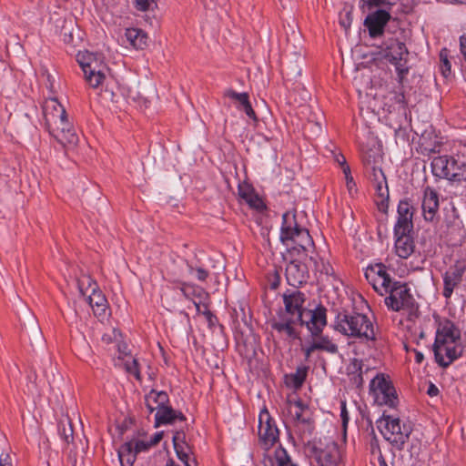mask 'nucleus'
Returning <instances> with one entry per match:
<instances>
[{"label":"nucleus","mask_w":466,"mask_h":466,"mask_svg":"<svg viewBox=\"0 0 466 466\" xmlns=\"http://www.w3.org/2000/svg\"><path fill=\"white\" fill-rule=\"evenodd\" d=\"M461 339L460 330L451 321H445L437 330L433 346L454 344Z\"/></svg>","instance_id":"obj_19"},{"label":"nucleus","mask_w":466,"mask_h":466,"mask_svg":"<svg viewBox=\"0 0 466 466\" xmlns=\"http://www.w3.org/2000/svg\"><path fill=\"white\" fill-rule=\"evenodd\" d=\"M411 216H398L394 226V234H404L413 232V221Z\"/></svg>","instance_id":"obj_29"},{"label":"nucleus","mask_w":466,"mask_h":466,"mask_svg":"<svg viewBox=\"0 0 466 466\" xmlns=\"http://www.w3.org/2000/svg\"><path fill=\"white\" fill-rule=\"evenodd\" d=\"M173 444L176 453L181 461H186L189 457V447L182 441V434L177 432L173 437Z\"/></svg>","instance_id":"obj_27"},{"label":"nucleus","mask_w":466,"mask_h":466,"mask_svg":"<svg viewBox=\"0 0 466 466\" xmlns=\"http://www.w3.org/2000/svg\"><path fill=\"white\" fill-rule=\"evenodd\" d=\"M295 405H296V407L299 408V410H297L294 414L295 420L299 424L307 425L309 427L310 426L309 418H306L303 415V410H304L303 403L300 400H299V401L295 402Z\"/></svg>","instance_id":"obj_41"},{"label":"nucleus","mask_w":466,"mask_h":466,"mask_svg":"<svg viewBox=\"0 0 466 466\" xmlns=\"http://www.w3.org/2000/svg\"><path fill=\"white\" fill-rule=\"evenodd\" d=\"M246 202L249 205V207L257 210H261L265 207L262 199L255 193L249 196L248 199L246 200Z\"/></svg>","instance_id":"obj_47"},{"label":"nucleus","mask_w":466,"mask_h":466,"mask_svg":"<svg viewBox=\"0 0 466 466\" xmlns=\"http://www.w3.org/2000/svg\"><path fill=\"white\" fill-rule=\"evenodd\" d=\"M118 458L121 466H133L137 454L133 451V442H125L118 450Z\"/></svg>","instance_id":"obj_25"},{"label":"nucleus","mask_w":466,"mask_h":466,"mask_svg":"<svg viewBox=\"0 0 466 466\" xmlns=\"http://www.w3.org/2000/svg\"><path fill=\"white\" fill-rule=\"evenodd\" d=\"M305 268L306 267L304 265H301L296 261H291L289 263L286 268V277L288 282L292 286L305 282Z\"/></svg>","instance_id":"obj_22"},{"label":"nucleus","mask_w":466,"mask_h":466,"mask_svg":"<svg viewBox=\"0 0 466 466\" xmlns=\"http://www.w3.org/2000/svg\"><path fill=\"white\" fill-rule=\"evenodd\" d=\"M194 304L197 308L198 312L203 313L207 317L208 320L211 321L213 314L210 312V310H208V307L206 305H203V308H204V310H203V309H201L200 303L194 301Z\"/></svg>","instance_id":"obj_53"},{"label":"nucleus","mask_w":466,"mask_h":466,"mask_svg":"<svg viewBox=\"0 0 466 466\" xmlns=\"http://www.w3.org/2000/svg\"><path fill=\"white\" fill-rule=\"evenodd\" d=\"M176 420H185V416L172 409V407L166 404L155 414V427H158L163 424H172Z\"/></svg>","instance_id":"obj_21"},{"label":"nucleus","mask_w":466,"mask_h":466,"mask_svg":"<svg viewBox=\"0 0 466 466\" xmlns=\"http://www.w3.org/2000/svg\"><path fill=\"white\" fill-rule=\"evenodd\" d=\"M286 237L287 238H280V241L298 252L307 251L313 245L309 230L300 225L292 228Z\"/></svg>","instance_id":"obj_11"},{"label":"nucleus","mask_w":466,"mask_h":466,"mask_svg":"<svg viewBox=\"0 0 466 466\" xmlns=\"http://www.w3.org/2000/svg\"><path fill=\"white\" fill-rule=\"evenodd\" d=\"M370 390L379 405H387L390 408L396 406L397 395L392 383L383 374H378L371 380Z\"/></svg>","instance_id":"obj_8"},{"label":"nucleus","mask_w":466,"mask_h":466,"mask_svg":"<svg viewBox=\"0 0 466 466\" xmlns=\"http://www.w3.org/2000/svg\"><path fill=\"white\" fill-rule=\"evenodd\" d=\"M340 416H341L343 424H346L348 422L349 418H348V412H347V410H346L345 402L341 403Z\"/></svg>","instance_id":"obj_63"},{"label":"nucleus","mask_w":466,"mask_h":466,"mask_svg":"<svg viewBox=\"0 0 466 466\" xmlns=\"http://www.w3.org/2000/svg\"><path fill=\"white\" fill-rule=\"evenodd\" d=\"M385 298L386 306L393 311L408 310L413 312L417 305L406 284L394 282Z\"/></svg>","instance_id":"obj_7"},{"label":"nucleus","mask_w":466,"mask_h":466,"mask_svg":"<svg viewBox=\"0 0 466 466\" xmlns=\"http://www.w3.org/2000/svg\"><path fill=\"white\" fill-rule=\"evenodd\" d=\"M335 329L348 337H354L367 341H375L373 324L361 313H339Z\"/></svg>","instance_id":"obj_2"},{"label":"nucleus","mask_w":466,"mask_h":466,"mask_svg":"<svg viewBox=\"0 0 466 466\" xmlns=\"http://www.w3.org/2000/svg\"><path fill=\"white\" fill-rule=\"evenodd\" d=\"M145 402L149 412L152 413L154 410H157V411L160 408L168 404L169 399L166 391H157L152 390L147 395H146Z\"/></svg>","instance_id":"obj_23"},{"label":"nucleus","mask_w":466,"mask_h":466,"mask_svg":"<svg viewBox=\"0 0 466 466\" xmlns=\"http://www.w3.org/2000/svg\"><path fill=\"white\" fill-rule=\"evenodd\" d=\"M133 442V451L137 454L141 451H147L151 446L149 445V442H146L144 441H135Z\"/></svg>","instance_id":"obj_50"},{"label":"nucleus","mask_w":466,"mask_h":466,"mask_svg":"<svg viewBox=\"0 0 466 466\" xmlns=\"http://www.w3.org/2000/svg\"><path fill=\"white\" fill-rule=\"evenodd\" d=\"M147 35L140 29L137 40L134 43V47L137 49H143L147 46Z\"/></svg>","instance_id":"obj_51"},{"label":"nucleus","mask_w":466,"mask_h":466,"mask_svg":"<svg viewBox=\"0 0 466 466\" xmlns=\"http://www.w3.org/2000/svg\"><path fill=\"white\" fill-rule=\"evenodd\" d=\"M335 160L342 167V170H344V166H349L346 157L341 154L335 155Z\"/></svg>","instance_id":"obj_62"},{"label":"nucleus","mask_w":466,"mask_h":466,"mask_svg":"<svg viewBox=\"0 0 466 466\" xmlns=\"http://www.w3.org/2000/svg\"><path fill=\"white\" fill-rule=\"evenodd\" d=\"M382 156L379 149H370L362 153V162L366 168L379 165L381 162Z\"/></svg>","instance_id":"obj_31"},{"label":"nucleus","mask_w":466,"mask_h":466,"mask_svg":"<svg viewBox=\"0 0 466 466\" xmlns=\"http://www.w3.org/2000/svg\"><path fill=\"white\" fill-rule=\"evenodd\" d=\"M50 135L65 148H74L78 143V136L68 121L67 116L60 119L56 124L46 127Z\"/></svg>","instance_id":"obj_9"},{"label":"nucleus","mask_w":466,"mask_h":466,"mask_svg":"<svg viewBox=\"0 0 466 466\" xmlns=\"http://www.w3.org/2000/svg\"><path fill=\"white\" fill-rule=\"evenodd\" d=\"M279 431L275 420L267 409L258 416V438L263 448L268 451L279 441Z\"/></svg>","instance_id":"obj_10"},{"label":"nucleus","mask_w":466,"mask_h":466,"mask_svg":"<svg viewBox=\"0 0 466 466\" xmlns=\"http://www.w3.org/2000/svg\"><path fill=\"white\" fill-rule=\"evenodd\" d=\"M460 46L462 55H466V35H463L460 37Z\"/></svg>","instance_id":"obj_64"},{"label":"nucleus","mask_w":466,"mask_h":466,"mask_svg":"<svg viewBox=\"0 0 466 466\" xmlns=\"http://www.w3.org/2000/svg\"><path fill=\"white\" fill-rule=\"evenodd\" d=\"M412 233L394 234L395 252L400 258H410L415 251L414 238Z\"/></svg>","instance_id":"obj_20"},{"label":"nucleus","mask_w":466,"mask_h":466,"mask_svg":"<svg viewBox=\"0 0 466 466\" xmlns=\"http://www.w3.org/2000/svg\"><path fill=\"white\" fill-rule=\"evenodd\" d=\"M366 271H372L374 272V275L376 277H380V279H382L383 277H390V275L387 272L385 265L381 263L368 267Z\"/></svg>","instance_id":"obj_44"},{"label":"nucleus","mask_w":466,"mask_h":466,"mask_svg":"<svg viewBox=\"0 0 466 466\" xmlns=\"http://www.w3.org/2000/svg\"><path fill=\"white\" fill-rule=\"evenodd\" d=\"M421 208L424 219L433 222L439 210V198L437 192L429 187L424 190Z\"/></svg>","instance_id":"obj_18"},{"label":"nucleus","mask_w":466,"mask_h":466,"mask_svg":"<svg viewBox=\"0 0 466 466\" xmlns=\"http://www.w3.org/2000/svg\"><path fill=\"white\" fill-rule=\"evenodd\" d=\"M466 272V264L463 261H456L454 265L451 266L449 269L443 274V296L450 299L453 290L462 281V277Z\"/></svg>","instance_id":"obj_13"},{"label":"nucleus","mask_w":466,"mask_h":466,"mask_svg":"<svg viewBox=\"0 0 466 466\" xmlns=\"http://www.w3.org/2000/svg\"><path fill=\"white\" fill-rule=\"evenodd\" d=\"M342 171H343V174L345 176L348 190H349L350 193H351L352 190L355 189L356 184H355V182L353 180V177H352V176L350 174V166H344V170H342Z\"/></svg>","instance_id":"obj_48"},{"label":"nucleus","mask_w":466,"mask_h":466,"mask_svg":"<svg viewBox=\"0 0 466 466\" xmlns=\"http://www.w3.org/2000/svg\"><path fill=\"white\" fill-rule=\"evenodd\" d=\"M157 0H134V5L137 10L146 12L157 7Z\"/></svg>","instance_id":"obj_39"},{"label":"nucleus","mask_w":466,"mask_h":466,"mask_svg":"<svg viewBox=\"0 0 466 466\" xmlns=\"http://www.w3.org/2000/svg\"><path fill=\"white\" fill-rule=\"evenodd\" d=\"M285 309H279L277 318L270 326L279 334H284L290 340L299 339L300 335L296 326H306L313 337H319L327 325V309L319 305L315 309H305V295L300 291L283 294Z\"/></svg>","instance_id":"obj_1"},{"label":"nucleus","mask_w":466,"mask_h":466,"mask_svg":"<svg viewBox=\"0 0 466 466\" xmlns=\"http://www.w3.org/2000/svg\"><path fill=\"white\" fill-rule=\"evenodd\" d=\"M94 315L99 319V320L103 321L109 316V309L108 303L100 304V306L94 307L93 309Z\"/></svg>","instance_id":"obj_43"},{"label":"nucleus","mask_w":466,"mask_h":466,"mask_svg":"<svg viewBox=\"0 0 466 466\" xmlns=\"http://www.w3.org/2000/svg\"><path fill=\"white\" fill-rule=\"evenodd\" d=\"M125 366L128 373L133 374L137 380H141L140 372L138 370V362L136 359H133L130 362L127 361Z\"/></svg>","instance_id":"obj_45"},{"label":"nucleus","mask_w":466,"mask_h":466,"mask_svg":"<svg viewBox=\"0 0 466 466\" xmlns=\"http://www.w3.org/2000/svg\"><path fill=\"white\" fill-rule=\"evenodd\" d=\"M163 438V431H158V432H156L154 434V436L150 439V441H148L149 442V445L152 447V446H155L157 445V443L160 442V441L162 440Z\"/></svg>","instance_id":"obj_59"},{"label":"nucleus","mask_w":466,"mask_h":466,"mask_svg":"<svg viewBox=\"0 0 466 466\" xmlns=\"http://www.w3.org/2000/svg\"><path fill=\"white\" fill-rule=\"evenodd\" d=\"M138 34H140V29L132 27L126 29L125 36L130 45L134 46V43L137 40Z\"/></svg>","instance_id":"obj_49"},{"label":"nucleus","mask_w":466,"mask_h":466,"mask_svg":"<svg viewBox=\"0 0 466 466\" xmlns=\"http://www.w3.org/2000/svg\"><path fill=\"white\" fill-rule=\"evenodd\" d=\"M0 466H12L11 458L8 454H2L0 456Z\"/></svg>","instance_id":"obj_60"},{"label":"nucleus","mask_w":466,"mask_h":466,"mask_svg":"<svg viewBox=\"0 0 466 466\" xmlns=\"http://www.w3.org/2000/svg\"><path fill=\"white\" fill-rule=\"evenodd\" d=\"M383 56L395 66L398 75L400 78L404 77L409 72L407 66L409 51L403 42L395 38H390L382 45Z\"/></svg>","instance_id":"obj_6"},{"label":"nucleus","mask_w":466,"mask_h":466,"mask_svg":"<svg viewBox=\"0 0 466 466\" xmlns=\"http://www.w3.org/2000/svg\"><path fill=\"white\" fill-rule=\"evenodd\" d=\"M362 361L354 359L349 366V375L350 376V382L357 388H360L363 384L362 378Z\"/></svg>","instance_id":"obj_26"},{"label":"nucleus","mask_w":466,"mask_h":466,"mask_svg":"<svg viewBox=\"0 0 466 466\" xmlns=\"http://www.w3.org/2000/svg\"><path fill=\"white\" fill-rule=\"evenodd\" d=\"M224 96L238 103V108L243 109L249 103V96L248 93H238L233 89H227Z\"/></svg>","instance_id":"obj_32"},{"label":"nucleus","mask_w":466,"mask_h":466,"mask_svg":"<svg viewBox=\"0 0 466 466\" xmlns=\"http://www.w3.org/2000/svg\"><path fill=\"white\" fill-rule=\"evenodd\" d=\"M58 432L66 443H70L74 440V431L69 418L62 419L58 423Z\"/></svg>","instance_id":"obj_30"},{"label":"nucleus","mask_w":466,"mask_h":466,"mask_svg":"<svg viewBox=\"0 0 466 466\" xmlns=\"http://www.w3.org/2000/svg\"><path fill=\"white\" fill-rule=\"evenodd\" d=\"M370 451L373 454L379 453V456H380V454H382L376 437H374L370 442Z\"/></svg>","instance_id":"obj_58"},{"label":"nucleus","mask_w":466,"mask_h":466,"mask_svg":"<svg viewBox=\"0 0 466 466\" xmlns=\"http://www.w3.org/2000/svg\"><path fill=\"white\" fill-rule=\"evenodd\" d=\"M440 61H441V71L444 77H448L451 74V63L448 59V51L446 48L442 49L440 53Z\"/></svg>","instance_id":"obj_38"},{"label":"nucleus","mask_w":466,"mask_h":466,"mask_svg":"<svg viewBox=\"0 0 466 466\" xmlns=\"http://www.w3.org/2000/svg\"><path fill=\"white\" fill-rule=\"evenodd\" d=\"M196 271H197V279L199 280V281H205L208 277V272L204 269L203 268H196Z\"/></svg>","instance_id":"obj_57"},{"label":"nucleus","mask_w":466,"mask_h":466,"mask_svg":"<svg viewBox=\"0 0 466 466\" xmlns=\"http://www.w3.org/2000/svg\"><path fill=\"white\" fill-rule=\"evenodd\" d=\"M390 19L388 11L379 9L368 15L364 20V25L368 28L372 38L382 35L384 27Z\"/></svg>","instance_id":"obj_16"},{"label":"nucleus","mask_w":466,"mask_h":466,"mask_svg":"<svg viewBox=\"0 0 466 466\" xmlns=\"http://www.w3.org/2000/svg\"><path fill=\"white\" fill-rule=\"evenodd\" d=\"M29 328H30V336L32 337V339L35 343H42L43 342V333L42 330L35 319V317H31L29 321Z\"/></svg>","instance_id":"obj_36"},{"label":"nucleus","mask_w":466,"mask_h":466,"mask_svg":"<svg viewBox=\"0 0 466 466\" xmlns=\"http://www.w3.org/2000/svg\"><path fill=\"white\" fill-rule=\"evenodd\" d=\"M274 458L278 466H298L291 461L287 451L281 446L278 447L274 451Z\"/></svg>","instance_id":"obj_34"},{"label":"nucleus","mask_w":466,"mask_h":466,"mask_svg":"<svg viewBox=\"0 0 466 466\" xmlns=\"http://www.w3.org/2000/svg\"><path fill=\"white\" fill-rule=\"evenodd\" d=\"M246 113V115L251 118L253 121L257 122L258 117L256 116L255 111L253 110L250 102L248 104V106H245V107L242 109Z\"/></svg>","instance_id":"obj_56"},{"label":"nucleus","mask_w":466,"mask_h":466,"mask_svg":"<svg viewBox=\"0 0 466 466\" xmlns=\"http://www.w3.org/2000/svg\"><path fill=\"white\" fill-rule=\"evenodd\" d=\"M377 423L384 439L398 451H402L411 433V427L405 423L401 425L399 418L385 414Z\"/></svg>","instance_id":"obj_4"},{"label":"nucleus","mask_w":466,"mask_h":466,"mask_svg":"<svg viewBox=\"0 0 466 466\" xmlns=\"http://www.w3.org/2000/svg\"><path fill=\"white\" fill-rule=\"evenodd\" d=\"M316 346H319L317 350H324L331 354H336L339 350L338 346L333 343L328 337H319L318 340L314 341Z\"/></svg>","instance_id":"obj_35"},{"label":"nucleus","mask_w":466,"mask_h":466,"mask_svg":"<svg viewBox=\"0 0 466 466\" xmlns=\"http://www.w3.org/2000/svg\"><path fill=\"white\" fill-rule=\"evenodd\" d=\"M80 293L87 296L88 304L93 309L100 304L107 303L105 295L98 289L97 284L89 276H83L77 281Z\"/></svg>","instance_id":"obj_14"},{"label":"nucleus","mask_w":466,"mask_h":466,"mask_svg":"<svg viewBox=\"0 0 466 466\" xmlns=\"http://www.w3.org/2000/svg\"><path fill=\"white\" fill-rule=\"evenodd\" d=\"M43 114L46 127L56 124L57 121L67 116L65 107L56 98H48L45 101Z\"/></svg>","instance_id":"obj_17"},{"label":"nucleus","mask_w":466,"mask_h":466,"mask_svg":"<svg viewBox=\"0 0 466 466\" xmlns=\"http://www.w3.org/2000/svg\"><path fill=\"white\" fill-rule=\"evenodd\" d=\"M366 171L369 173V177L372 184L379 181L384 182V179L386 178L379 165L369 167V168H366Z\"/></svg>","instance_id":"obj_37"},{"label":"nucleus","mask_w":466,"mask_h":466,"mask_svg":"<svg viewBox=\"0 0 466 466\" xmlns=\"http://www.w3.org/2000/svg\"><path fill=\"white\" fill-rule=\"evenodd\" d=\"M299 223L296 220L295 213L291 211L285 212L282 216L279 238H287V234L291 230L292 228L297 227Z\"/></svg>","instance_id":"obj_28"},{"label":"nucleus","mask_w":466,"mask_h":466,"mask_svg":"<svg viewBox=\"0 0 466 466\" xmlns=\"http://www.w3.org/2000/svg\"><path fill=\"white\" fill-rule=\"evenodd\" d=\"M433 351L436 362L443 368H447L462 354V349L458 341L454 344L447 343L441 344V346H433Z\"/></svg>","instance_id":"obj_15"},{"label":"nucleus","mask_w":466,"mask_h":466,"mask_svg":"<svg viewBox=\"0 0 466 466\" xmlns=\"http://www.w3.org/2000/svg\"><path fill=\"white\" fill-rule=\"evenodd\" d=\"M180 291L187 299H190L191 296H195L197 295V293L198 295H200L203 290L202 289L195 287L193 285L183 283L180 288Z\"/></svg>","instance_id":"obj_42"},{"label":"nucleus","mask_w":466,"mask_h":466,"mask_svg":"<svg viewBox=\"0 0 466 466\" xmlns=\"http://www.w3.org/2000/svg\"><path fill=\"white\" fill-rule=\"evenodd\" d=\"M431 169L434 176L451 181H459L466 171V160L448 156H439L432 159Z\"/></svg>","instance_id":"obj_5"},{"label":"nucleus","mask_w":466,"mask_h":466,"mask_svg":"<svg viewBox=\"0 0 466 466\" xmlns=\"http://www.w3.org/2000/svg\"><path fill=\"white\" fill-rule=\"evenodd\" d=\"M365 278L371 284L375 291L380 295L387 294L390 287L394 284L390 277H376L372 271H365Z\"/></svg>","instance_id":"obj_24"},{"label":"nucleus","mask_w":466,"mask_h":466,"mask_svg":"<svg viewBox=\"0 0 466 466\" xmlns=\"http://www.w3.org/2000/svg\"><path fill=\"white\" fill-rule=\"evenodd\" d=\"M253 193V190L248 187H239L238 188L239 197L245 201L248 200L249 196H251Z\"/></svg>","instance_id":"obj_54"},{"label":"nucleus","mask_w":466,"mask_h":466,"mask_svg":"<svg viewBox=\"0 0 466 466\" xmlns=\"http://www.w3.org/2000/svg\"><path fill=\"white\" fill-rule=\"evenodd\" d=\"M76 61L82 68L85 79L93 87H98L106 78V66L104 56L98 53L80 51L76 55Z\"/></svg>","instance_id":"obj_3"},{"label":"nucleus","mask_w":466,"mask_h":466,"mask_svg":"<svg viewBox=\"0 0 466 466\" xmlns=\"http://www.w3.org/2000/svg\"><path fill=\"white\" fill-rule=\"evenodd\" d=\"M314 456L319 466H339L341 454L339 445L329 441L323 448L314 447Z\"/></svg>","instance_id":"obj_12"},{"label":"nucleus","mask_w":466,"mask_h":466,"mask_svg":"<svg viewBox=\"0 0 466 466\" xmlns=\"http://www.w3.org/2000/svg\"><path fill=\"white\" fill-rule=\"evenodd\" d=\"M308 370L309 367L299 366L295 373L290 375L291 383L295 389H299L303 385L307 378Z\"/></svg>","instance_id":"obj_33"},{"label":"nucleus","mask_w":466,"mask_h":466,"mask_svg":"<svg viewBox=\"0 0 466 466\" xmlns=\"http://www.w3.org/2000/svg\"><path fill=\"white\" fill-rule=\"evenodd\" d=\"M398 216H411L413 217V207L407 199L400 200L397 209Z\"/></svg>","instance_id":"obj_40"},{"label":"nucleus","mask_w":466,"mask_h":466,"mask_svg":"<svg viewBox=\"0 0 466 466\" xmlns=\"http://www.w3.org/2000/svg\"><path fill=\"white\" fill-rule=\"evenodd\" d=\"M378 195L383 199V198H386L388 199L389 198V189H388V185H387V180L386 178L384 179V182H376L373 184Z\"/></svg>","instance_id":"obj_46"},{"label":"nucleus","mask_w":466,"mask_h":466,"mask_svg":"<svg viewBox=\"0 0 466 466\" xmlns=\"http://www.w3.org/2000/svg\"><path fill=\"white\" fill-rule=\"evenodd\" d=\"M427 394L431 397H435L439 394V389L431 382L427 390Z\"/></svg>","instance_id":"obj_61"},{"label":"nucleus","mask_w":466,"mask_h":466,"mask_svg":"<svg viewBox=\"0 0 466 466\" xmlns=\"http://www.w3.org/2000/svg\"><path fill=\"white\" fill-rule=\"evenodd\" d=\"M317 348H319V346H316L314 344V342L309 345V347H302L301 350L304 351V355H305V360L306 361H309V358L311 356V353L315 350H317Z\"/></svg>","instance_id":"obj_55"},{"label":"nucleus","mask_w":466,"mask_h":466,"mask_svg":"<svg viewBox=\"0 0 466 466\" xmlns=\"http://www.w3.org/2000/svg\"><path fill=\"white\" fill-rule=\"evenodd\" d=\"M117 335H119L116 329H113L110 333H105L102 336V341L106 344H111L113 341L116 339Z\"/></svg>","instance_id":"obj_52"}]
</instances>
